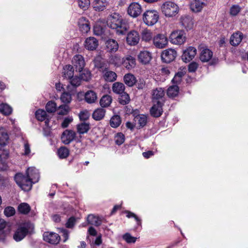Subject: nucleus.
<instances>
[{"mask_svg": "<svg viewBox=\"0 0 248 248\" xmlns=\"http://www.w3.org/2000/svg\"><path fill=\"white\" fill-rule=\"evenodd\" d=\"M107 25L115 30L118 34H124L127 29L126 25L123 22L122 17L116 13H114L108 17Z\"/></svg>", "mask_w": 248, "mask_h": 248, "instance_id": "1", "label": "nucleus"}, {"mask_svg": "<svg viewBox=\"0 0 248 248\" xmlns=\"http://www.w3.org/2000/svg\"><path fill=\"white\" fill-rule=\"evenodd\" d=\"M33 228L32 224L30 222H25L19 225L14 235V239L16 241H20L23 239L27 233Z\"/></svg>", "mask_w": 248, "mask_h": 248, "instance_id": "2", "label": "nucleus"}, {"mask_svg": "<svg viewBox=\"0 0 248 248\" xmlns=\"http://www.w3.org/2000/svg\"><path fill=\"white\" fill-rule=\"evenodd\" d=\"M161 9L162 13L168 17L175 16L179 12L178 6L170 1L164 2L161 6Z\"/></svg>", "mask_w": 248, "mask_h": 248, "instance_id": "3", "label": "nucleus"}, {"mask_svg": "<svg viewBox=\"0 0 248 248\" xmlns=\"http://www.w3.org/2000/svg\"><path fill=\"white\" fill-rule=\"evenodd\" d=\"M15 180L18 186L24 191L30 190L32 187L33 183L29 177L18 173L16 174Z\"/></svg>", "mask_w": 248, "mask_h": 248, "instance_id": "4", "label": "nucleus"}, {"mask_svg": "<svg viewBox=\"0 0 248 248\" xmlns=\"http://www.w3.org/2000/svg\"><path fill=\"white\" fill-rule=\"evenodd\" d=\"M159 19L158 12L155 10H146L143 15V21L148 26L156 24Z\"/></svg>", "mask_w": 248, "mask_h": 248, "instance_id": "5", "label": "nucleus"}, {"mask_svg": "<svg viewBox=\"0 0 248 248\" xmlns=\"http://www.w3.org/2000/svg\"><path fill=\"white\" fill-rule=\"evenodd\" d=\"M76 133L72 130H65L62 135L61 139L62 142L65 144H68L75 140L77 142L81 141L82 136L76 137Z\"/></svg>", "mask_w": 248, "mask_h": 248, "instance_id": "6", "label": "nucleus"}, {"mask_svg": "<svg viewBox=\"0 0 248 248\" xmlns=\"http://www.w3.org/2000/svg\"><path fill=\"white\" fill-rule=\"evenodd\" d=\"M170 39L172 44L180 45L186 41V34L182 30L174 31L170 34Z\"/></svg>", "mask_w": 248, "mask_h": 248, "instance_id": "7", "label": "nucleus"}, {"mask_svg": "<svg viewBox=\"0 0 248 248\" xmlns=\"http://www.w3.org/2000/svg\"><path fill=\"white\" fill-rule=\"evenodd\" d=\"M153 44L157 48L166 47L168 44L167 36L164 34H157L153 38Z\"/></svg>", "mask_w": 248, "mask_h": 248, "instance_id": "8", "label": "nucleus"}, {"mask_svg": "<svg viewBox=\"0 0 248 248\" xmlns=\"http://www.w3.org/2000/svg\"><path fill=\"white\" fill-rule=\"evenodd\" d=\"M176 56V51L172 48H169L163 50L161 55L162 60L166 63L173 61L175 60Z\"/></svg>", "mask_w": 248, "mask_h": 248, "instance_id": "9", "label": "nucleus"}, {"mask_svg": "<svg viewBox=\"0 0 248 248\" xmlns=\"http://www.w3.org/2000/svg\"><path fill=\"white\" fill-rule=\"evenodd\" d=\"M196 54V48L193 46H189L183 51L182 59L185 62H189L195 57Z\"/></svg>", "mask_w": 248, "mask_h": 248, "instance_id": "10", "label": "nucleus"}, {"mask_svg": "<svg viewBox=\"0 0 248 248\" xmlns=\"http://www.w3.org/2000/svg\"><path fill=\"white\" fill-rule=\"evenodd\" d=\"M200 59L202 62L209 61L213 57V52L207 46H201L200 48Z\"/></svg>", "mask_w": 248, "mask_h": 248, "instance_id": "11", "label": "nucleus"}, {"mask_svg": "<svg viewBox=\"0 0 248 248\" xmlns=\"http://www.w3.org/2000/svg\"><path fill=\"white\" fill-rule=\"evenodd\" d=\"M44 241L51 244H57L60 240V236L53 232H45L43 234Z\"/></svg>", "mask_w": 248, "mask_h": 248, "instance_id": "12", "label": "nucleus"}, {"mask_svg": "<svg viewBox=\"0 0 248 248\" xmlns=\"http://www.w3.org/2000/svg\"><path fill=\"white\" fill-rule=\"evenodd\" d=\"M127 12L131 16L136 17L140 15L141 7L138 3L133 2L129 6Z\"/></svg>", "mask_w": 248, "mask_h": 248, "instance_id": "13", "label": "nucleus"}, {"mask_svg": "<svg viewBox=\"0 0 248 248\" xmlns=\"http://www.w3.org/2000/svg\"><path fill=\"white\" fill-rule=\"evenodd\" d=\"M72 64L77 71L81 72L85 64L84 58L81 55H75L72 59Z\"/></svg>", "mask_w": 248, "mask_h": 248, "instance_id": "14", "label": "nucleus"}, {"mask_svg": "<svg viewBox=\"0 0 248 248\" xmlns=\"http://www.w3.org/2000/svg\"><path fill=\"white\" fill-rule=\"evenodd\" d=\"M181 25L186 30H190L193 28L194 22L191 16L187 15L182 16L180 18Z\"/></svg>", "mask_w": 248, "mask_h": 248, "instance_id": "15", "label": "nucleus"}, {"mask_svg": "<svg viewBox=\"0 0 248 248\" xmlns=\"http://www.w3.org/2000/svg\"><path fill=\"white\" fill-rule=\"evenodd\" d=\"M26 175L31 180L33 184L38 182L40 178L38 170L34 167H30L26 170Z\"/></svg>", "mask_w": 248, "mask_h": 248, "instance_id": "16", "label": "nucleus"}, {"mask_svg": "<svg viewBox=\"0 0 248 248\" xmlns=\"http://www.w3.org/2000/svg\"><path fill=\"white\" fill-rule=\"evenodd\" d=\"M151 59V53L146 50L141 51L138 55L139 62L142 64H148Z\"/></svg>", "mask_w": 248, "mask_h": 248, "instance_id": "17", "label": "nucleus"}, {"mask_svg": "<svg viewBox=\"0 0 248 248\" xmlns=\"http://www.w3.org/2000/svg\"><path fill=\"white\" fill-rule=\"evenodd\" d=\"M140 40V36L138 32L133 31L127 34L126 41L128 45L135 46L137 45Z\"/></svg>", "mask_w": 248, "mask_h": 248, "instance_id": "18", "label": "nucleus"}, {"mask_svg": "<svg viewBox=\"0 0 248 248\" xmlns=\"http://www.w3.org/2000/svg\"><path fill=\"white\" fill-rule=\"evenodd\" d=\"M85 47L90 50L95 49L98 46L97 40L93 37H90L87 38L84 44Z\"/></svg>", "mask_w": 248, "mask_h": 248, "instance_id": "19", "label": "nucleus"}, {"mask_svg": "<svg viewBox=\"0 0 248 248\" xmlns=\"http://www.w3.org/2000/svg\"><path fill=\"white\" fill-rule=\"evenodd\" d=\"M243 37V34L237 31L231 35L230 39V44L233 46H237L241 42Z\"/></svg>", "mask_w": 248, "mask_h": 248, "instance_id": "20", "label": "nucleus"}, {"mask_svg": "<svg viewBox=\"0 0 248 248\" xmlns=\"http://www.w3.org/2000/svg\"><path fill=\"white\" fill-rule=\"evenodd\" d=\"M78 25L79 30L82 33H87L90 30L89 22L85 17H82L79 19Z\"/></svg>", "mask_w": 248, "mask_h": 248, "instance_id": "21", "label": "nucleus"}, {"mask_svg": "<svg viewBox=\"0 0 248 248\" xmlns=\"http://www.w3.org/2000/svg\"><path fill=\"white\" fill-rule=\"evenodd\" d=\"M162 112V105L159 101H157L156 104H154L150 109L151 115L154 117H160Z\"/></svg>", "mask_w": 248, "mask_h": 248, "instance_id": "22", "label": "nucleus"}, {"mask_svg": "<svg viewBox=\"0 0 248 248\" xmlns=\"http://www.w3.org/2000/svg\"><path fill=\"white\" fill-rule=\"evenodd\" d=\"M108 5L106 0H94L92 2V6L94 10L102 11L105 10Z\"/></svg>", "mask_w": 248, "mask_h": 248, "instance_id": "23", "label": "nucleus"}, {"mask_svg": "<svg viewBox=\"0 0 248 248\" xmlns=\"http://www.w3.org/2000/svg\"><path fill=\"white\" fill-rule=\"evenodd\" d=\"M106 46L107 51L113 53L115 52L119 48L117 42L114 39H109L106 42Z\"/></svg>", "mask_w": 248, "mask_h": 248, "instance_id": "24", "label": "nucleus"}, {"mask_svg": "<svg viewBox=\"0 0 248 248\" xmlns=\"http://www.w3.org/2000/svg\"><path fill=\"white\" fill-rule=\"evenodd\" d=\"M122 64L127 69L133 68L136 64L135 59L131 56H127L123 59Z\"/></svg>", "mask_w": 248, "mask_h": 248, "instance_id": "25", "label": "nucleus"}, {"mask_svg": "<svg viewBox=\"0 0 248 248\" xmlns=\"http://www.w3.org/2000/svg\"><path fill=\"white\" fill-rule=\"evenodd\" d=\"M84 99L88 104L94 103L97 99V94L92 90L88 91L84 94Z\"/></svg>", "mask_w": 248, "mask_h": 248, "instance_id": "26", "label": "nucleus"}, {"mask_svg": "<svg viewBox=\"0 0 248 248\" xmlns=\"http://www.w3.org/2000/svg\"><path fill=\"white\" fill-rule=\"evenodd\" d=\"M77 133L81 136V135L87 133L90 129V124L89 123L83 122L77 125Z\"/></svg>", "mask_w": 248, "mask_h": 248, "instance_id": "27", "label": "nucleus"}, {"mask_svg": "<svg viewBox=\"0 0 248 248\" xmlns=\"http://www.w3.org/2000/svg\"><path fill=\"white\" fill-rule=\"evenodd\" d=\"M203 2L200 0H193L191 2L190 9L194 12H199L203 8Z\"/></svg>", "mask_w": 248, "mask_h": 248, "instance_id": "28", "label": "nucleus"}, {"mask_svg": "<svg viewBox=\"0 0 248 248\" xmlns=\"http://www.w3.org/2000/svg\"><path fill=\"white\" fill-rule=\"evenodd\" d=\"M135 125H137L138 127H142L145 126L147 123V118L146 116L141 114L140 116H138L134 118Z\"/></svg>", "mask_w": 248, "mask_h": 248, "instance_id": "29", "label": "nucleus"}, {"mask_svg": "<svg viewBox=\"0 0 248 248\" xmlns=\"http://www.w3.org/2000/svg\"><path fill=\"white\" fill-rule=\"evenodd\" d=\"M112 97L108 94L104 95L100 100V105L103 108H107L110 106L112 103Z\"/></svg>", "mask_w": 248, "mask_h": 248, "instance_id": "30", "label": "nucleus"}, {"mask_svg": "<svg viewBox=\"0 0 248 248\" xmlns=\"http://www.w3.org/2000/svg\"><path fill=\"white\" fill-rule=\"evenodd\" d=\"M103 73V77L106 81L112 82L116 80L117 75L114 72L106 70Z\"/></svg>", "mask_w": 248, "mask_h": 248, "instance_id": "31", "label": "nucleus"}, {"mask_svg": "<svg viewBox=\"0 0 248 248\" xmlns=\"http://www.w3.org/2000/svg\"><path fill=\"white\" fill-rule=\"evenodd\" d=\"M112 89L114 93L121 94L124 92L125 86L122 83L115 82L113 84Z\"/></svg>", "mask_w": 248, "mask_h": 248, "instance_id": "32", "label": "nucleus"}, {"mask_svg": "<svg viewBox=\"0 0 248 248\" xmlns=\"http://www.w3.org/2000/svg\"><path fill=\"white\" fill-rule=\"evenodd\" d=\"M63 76L66 78L69 79L74 75V70L71 65H66L63 68Z\"/></svg>", "mask_w": 248, "mask_h": 248, "instance_id": "33", "label": "nucleus"}, {"mask_svg": "<svg viewBox=\"0 0 248 248\" xmlns=\"http://www.w3.org/2000/svg\"><path fill=\"white\" fill-rule=\"evenodd\" d=\"M106 111L102 108L96 109L93 113V118L96 121H99L102 119L105 114Z\"/></svg>", "mask_w": 248, "mask_h": 248, "instance_id": "34", "label": "nucleus"}, {"mask_svg": "<svg viewBox=\"0 0 248 248\" xmlns=\"http://www.w3.org/2000/svg\"><path fill=\"white\" fill-rule=\"evenodd\" d=\"M124 83L129 87L133 86L136 82L135 76L131 74H127L124 77Z\"/></svg>", "mask_w": 248, "mask_h": 248, "instance_id": "35", "label": "nucleus"}, {"mask_svg": "<svg viewBox=\"0 0 248 248\" xmlns=\"http://www.w3.org/2000/svg\"><path fill=\"white\" fill-rule=\"evenodd\" d=\"M89 224L96 226H98L101 224V220L100 218L93 215H89L87 218Z\"/></svg>", "mask_w": 248, "mask_h": 248, "instance_id": "36", "label": "nucleus"}, {"mask_svg": "<svg viewBox=\"0 0 248 248\" xmlns=\"http://www.w3.org/2000/svg\"><path fill=\"white\" fill-rule=\"evenodd\" d=\"M164 95V91L161 88H156L153 90L152 93V98L154 100H158L163 97Z\"/></svg>", "mask_w": 248, "mask_h": 248, "instance_id": "37", "label": "nucleus"}, {"mask_svg": "<svg viewBox=\"0 0 248 248\" xmlns=\"http://www.w3.org/2000/svg\"><path fill=\"white\" fill-rule=\"evenodd\" d=\"M57 154L60 158H65L69 155V150L65 147H61L58 150Z\"/></svg>", "mask_w": 248, "mask_h": 248, "instance_id": "38", "label": "nucleus"}, {"mask_svg": "<svg viewBox=\"0 0 248 248\" xmlns=\"http://www.w3.org/2000/svg\"><path fill=\"white\" fill-rule=\"evenodd\" d=\"M179 93V87L176 85L170 86L167 90V95L170 97H174L177 96Z\"/></svg>", "mask_w": 248, "mask_h": 248, "instance_id": "39", "label": "nucleus"}, {"mask_svg": "<svg viewBox=\"0 0 248 248\" xmlns=\"http://www.w3.org/2000/svg\"><path fill=\"white\" fill-rule=\"evenodd\" d=\"M30 210L31 207L27 203H21L18 206V211L22 214H27Z\"/></svg>", "mask_w": 248, "mask_h": 248, "instance_id": "40", "label": "nucleus"}, {"mask_svg": "<svg viewBox=\"0 0 248 248\" xmlns=\"http://www.w3.org/2000/svg\"><path fill=\"white\" fill-rule=\"evenodd\" d=\"M0 112L5 115H8L12 113V108L7 104H1L0 105Z\"/></svg>", "mask_w": 248, "mask_h": 248, "instance_id": "41", "label": "nucleus"}, {"mask_svg": "<svg viewBox=\"0 0 248 248\" xmlns=\"http://www.w3.org/2000/svg\"><path fill=\"white\" fill-rule=\"evenodd\" d=\"M121 123V120L119 115H114L110 120V125L113 128L118 127Z\"/></svg>", "mask_w": 248, "mask_h": 248, "instance_id": "42", "label": "nucleus"}, {"mask_svg": "<svg viewBox=\"0 0 248 248\" xmlns=\"http://www.w3.org/2000/svg\"><path fill=\"white\" fill-rule=\"evenodd\" d=\"M109 62L115 65L120 66L123 63V59L118 55H112L109 58Z\"/></svg>", "mask_w": 248, "mask_h": 248, "instance_id": "43", "label": "nucleus"}, {"mask_svg": "<svg viewBox=\"0 0 248 248\" xmlns=\"http://www.w3.org/2000/svg\"><path fill=\"white\" fill-rule=\"evenodd\" d=\"M119 103L123 105H126L130 102V99L129 95L125 92L121 94L119 97Z\"/></svg>", "mask_w": 248, "mask_h": 248, "instance_id": "44", "label": "nucleus"}, {"mask_svg": "<svg viewBox=\"0 0 248 248\" xmlns=\"http://www.w3.org/2000/svg\"><path fill=\"white\" fill-rule=\"evenodd\" d=\"M152 32L148 30H144L141 33V38L145 42H149L153 39Z\"/></svg>", "mask_w": 248, "mask_h": 248, "instance_id": "45", "label": "nucleus"}, {"mask_svg": "<svg viewBox=\"0 0 248 248\" xmlns=\"http://www.w3.org/2000/svg\"><path fill=\"white\" fill-rule=\"evenodd\" d=\"M9 136L6 132H1L0 134V146H4L6 145L9 142Z\"/></svg>", "mask_w": 248, "mask_h": 248, "instance_id": "46", "label": "nucleus"}, {"mask_svg": "<svg viewBox=\"0 0 248 248\" xmlns=\"http://www.w3.org/2000/svg\"><path fill=\"white\" fill-rule=\"evenodd\" d=\"M35 116L38 120L43 121L46 120V113L43 109H38L35 112Z\"/></svg>", "mask_w": 248, "mask_h": 248, "instance_id": "47", "label": "nucleus"}, {"mask_svg": "<svg viewBox=\"0 0 248 248\" xmlns=\"http://www.w3.org/2000/svg\"><path fill=\"white\" fill-rule=\"evenodd\" d=\"M46 108L48 112H54L56 110L57 105L54 102L50 101L47 103L46 106Z\"/></svg>", "mask_w": 248, "mask_h": 248, "instance_id": "48", "label": "nucleus"}, {"mask_svg": "<svg viewBox=\"0 0 248 248\" xmlns=\"http://www.w3.org/2000/svg\"><path fill=\"white\" fill-rule=\"evenodd\" d=\"M115 142L116 144H122L125 140V136L122 133H118L114 137Z\"/></svg>", "mask_w": 248, "mask_h": 248, "instance_id": "49", "label": "nucleus"}, {"mask_svg": "<svg viewBox=\"0 0 248 248\" xmlns=\"http://www.w3.org/2000/svg\"><path fill=\"white\" fill-rule=\"evenodd\" d=\"M60 99L62 102L65 104L70 103L72 100L71 94L67 92H64L61 96Z\"/></svg>", "mask_w": 248, "mask_h": 248, "instance_id": "50", "label": "nucleus"}, {"mask_svg": "<svg viewBox=\"0 0 248 248\" xmlns=\"http://www.w3.org/2000/svg\"><path fill=\"white\" fill-rule=\"evenodd\" d=\"M90 4V0H78V5L79 7L84 10L88 8Z\"/></svg>", "mask_w": 248, "mask_h": 248, "instance_id": "51", "label": "nucleus"}, {"mask_svg": "<svg viewBox=\"0 0 248 248\" xmlns=\"http://www.w3.org/2000/svg\"><path fill=\"white\" fill-rule=\"evenodd\" d=\"M123 239L128 243H135L137 238L131 235L129 233H126L123 236Z\"/></svg>", "mask_w": 248, "mask_h": 248, "instance_id": "52", "label": "nucleus"}, {"mask_svg": "<svg viewBox=\"0 0 248 248\" xmlns=\"http://www.w3.org/2000/svg\"><path fill=\"white\" fill-rule=\"evenodd\" d=\"M58 114L63 115H66L69 111V107L66 105H61L58 108Z\"/></svg>", "mask_w": 248, "mask_h": 248, "instance_id": "53", "label": "nucleus"}, {"mask_svg": "<svg viewBox=\"0 0 248 248\" xmlns=\"http://www.w3.org/2000/svg\"><path fill=\"white\" fill-rule=\"evenodd\" d=\"M90 115V113L86 110L81 111L78 114L80 120L83 121L88 120Z\"/></svg>", "mask_w": 248, "mask_h": 248, "instance_id": "54", "label": "nucleus"}, {"mask_svg": "<svg viewBox=\"0 0 248 248\" xmlns=\"http://www.w3.org/2000/svg\"><path fill=\"white\" fill-rule=\"evenodd\" d=\"M4 213L7 217H11L15 214V208L11 206H8L5 208Z\"/></svg>", "mask_w": 248, "mask_h": 248, "instance_id": "55", "label": "nucleus"}, {"mask_svg": "<svg viewBox=\"0 0 248 248\" xmlns=\"http://www.w3.org/2000/svg\"><path fill=\"white\" fill-rule=\"evenodd\" d=\"M70 82L71 84L73 86H78L80 85L81 83V79L80 78L77 77H72V78H69Z\"/></svg>", "mask_w": 248, "mask_h": 248, "instance_id": "56", "label": "nucleus"}, {"mask_svg": "<svg viewBox=\"0 0 248 248\" xmlns=\"http://www.w3.org/2000/svg\"><path fill=\"white\" fill-rule=\"evenodd\" d=\"M93 32L96 35H100L103 32V29L98 24L96 23L93 27Z\"/></svg>", "mask_w": 248, "mask_h": 248, "instance_id": "57", "label": "nucleus"}, {"mask_svg": "<svg viewBox=\"0 0 248 248\" xmlns=\"http://www.w3.org/2000/svg\"><path fill=\"white\" fill-rule=\"evenodd\" d=\"M240 10L241 8L238 5H234L230 9V14L232 16H235L240 12Z\"/></svg>", "mask_w": 248, "mask_h": 248, "instance_id": "58", "label": "nucleus"}, {"mask_svg": "<svg viewBox=\"0 0 248 248\" xmlns=\"http://www.w3.org/2000/svg\"><path fill=\"white\" fill-rule=\"evenodd\" d=\"M3 147H0V159H7L9 156V151L3 149Z\"/></svg>", "mask_w": 248, "mask_h": 248, "instance_id": "59", "label": "nucleus"}, {"mask_svg": "<svg viewBox=\"0 0 248 248\" xmlns=\"http://www.w3.org/2000/svg\"><path fill=\"white\" fill-rule=\"evenodd\" d=\"M199 67V64L196 62H192L188 65V70L189 72H195Z\"/></svg>", "mask_w": 248, "mask_h": 248, "instance_id": "60", "label": "nucleus"}, {"mask_svg": "<svg viewBox=\"0 0 248 248\" xmlns=\"http://www.w3.org/2000/svg\"><path fill=\"white\" fill-rule=\"evenodd\" d=\"M73 119L72 117H67L64 118L62 124V126L63 128L67 127L69 124L73 121Z\"/></svg>", "mask_w": 248, "mask_h": 248, "instance_id": "61", "label": "nucleus"}, {"mask_svg": "<svg viewBox=\"0 0 248 248\" xmlns=\"http://www.w3.org/2000/svg\"><path fill=\"white\" fill-rule=\"evenodd\" d=\"M126 217L128 218L130 217H134L135 220L137 221L138 224L140 225L141 224V220L133 213H132L129 211H127L126 212Z\"/></svg>", "mask_w": 248, "mask_h": 248, "instance_id": "62", "label": "nucleus"}, {"mask_svg": "<svg viewBox=\"0 0 248 248\" xmlns=\"http://www.w3.org/2000/svg\"><path fill=\"white\" fill-rule=\"evenodd\" d=\"M80 79L88 81L91 78V73L89 71H86L80 75Z\"/></svg>", "mask_w": 248, "mask_h": 248, "instance_id": "63", "label": "nucleus"}, {"mask_svg": "<svg viewBox=\"0 0 248 248\" xmlns=\"http://www.w3.org/2000/svg\"><path fill=\"white\" fill-rule=\"evenodd\" d=\"M94 66L99 68L101 69L103 68L104 63L103 62H101V58L100 57H96L94 60Z\"/></svg>", "mask_w": 248, "mask_h": 248, "instance_id": "64", "label": "nucleus"}]
</instances>
